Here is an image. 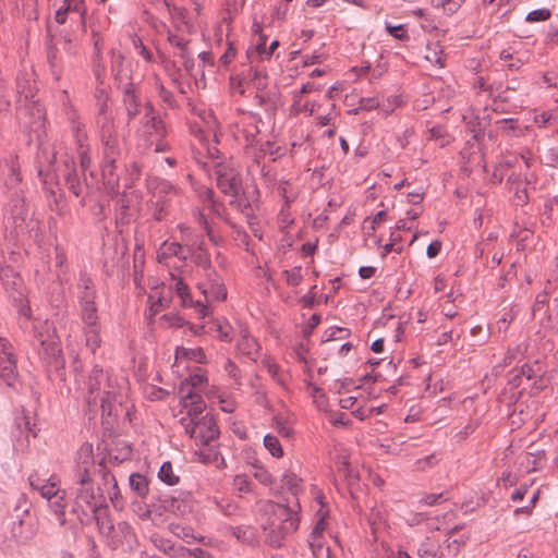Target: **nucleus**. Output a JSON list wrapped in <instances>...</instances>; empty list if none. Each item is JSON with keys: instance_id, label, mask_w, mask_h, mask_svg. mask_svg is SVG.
I'll return each mask as SVG.
<instances>
[{"instance_id": "nucleus-1", "label": "nucleus", "mask_w": 558, "mask_h": 558, "mask_svg": "<svg viewBox=\"0 0 558 558\" xmlns=\"http://www.w3.org/2000/svg\"><path fill=\"white\" fill-rule=\"evenodd\" d=\"M205 408L202 398L184 395V409L180 413L185 415L180 418V422L196 445H207L218 435L215 418L208 413L203 415Z\"/></svg>"}, {"instance_id": "nucleus-2", "label": "nucleus", "mask_w": 558, "mask_h": 558, "mask_svg": "<svg viewBox=\"0 0 558 558\" xmlns=\"http://www.w3.org/2000/svg\"><path fill=\"white\" fill-rule=\"evenodd\" d=\"M270 507L274 519L269 525L267 542L272 546L279 547L288 534L296 531L299 517L295 511L284 505L276 504Z\"/></svg>"}, {"instance_id": "nucleus-3", "label": "nucleus", "mask_w": 558, "mask_h": 558, "mask_svg": "<svg viewBox=\"0 0 558 558\" xmlns=\"http://www.w3.org/2000/svg\"><path fill=\"white\" fill-rule=\"evenodd\" d=\"M215 173L217 186L226 195L235 197L242 190V181L239 171L229 163H218Z\"/></svg>"}, {"instance_id": "nucleus-4", "label": "nucleus", "mask_w": 558, "mask_h": 558, "mask_svg": "<svg viewBox=\"0 0 558 558\" xmlns=\"http://www.w3.org/2000/svg\"><path fill=\"white\" fill-rule=\"evenodd\" d=\"M80 488L76 490V506L87 507L94 511L102 500V494L99 487H96L90 478V475L76 476Z\"/></svg>"}, {"instance_id": "nucleus-5", "label": "nucleus", "mask_w": 558, "mask_h": 558, "mask_svg": "<svg viewBox=\"0 0 558 558\" xmlns=\"http://www.w3.org/2000/svg\"><path fill=\"white\" fill-rule=\"evenodd\" d=\"M41 328L45 329L46 333L41 330L37 332V338L41 347L40 354L48 362H57L61 357L62 350L56 329L47 322L41 326Z\"/></svg>"}, {"instance_id": "nucleus-6", "label": "nucleus", "mask_w": 558, "mask_h": 558, "mask_svg": "<svg viewBox=\"0 0 558 558\" xmlns=\"http://www.w3.org/2000/svg\"><path fill=\"white\" fill-rule=\"evenodd\" d=\"M84 290L80 294L81 318L85 326L98 324L97 306L95 303V290L89 279L82 280Z\"/></svg>"}, {"instance_id": "nucleus-7", "label": "nucleus", "mask_w": 558, "mask_h": 558, "mask_svg": "<svg viewBox=\"0 0 558 558\" xmlns=\"http://www.w3.org/2000/svg\"><path fill=\"white\" fill-rule=\"evenodd\" d=\"M0 377L10 387L17 380L16 361L10 343L0 337Z\"/></svg>"}, {"instance_id": "nucleus-8", "label": "nucleus", "mask_w": 558, "mask_h": 558, "mask_svg": "<svg viewBox=\"0 0 558 558\" xmlns=\"http://www.w3.org/2000/svg\"><path fill=\"white\" fill-rule=\"evenodd\" d=\"M204 387H208V379L205 371L197 368L196 372L190 375L184 381L181 383L179 388L180 404L184 409V395H191L192 397L202 398L199 392Z\"/></svg>"}, {"instance_id": "nucleus-9", "label": "nucleus", "mask_w": 558, "mask_h": 558, "mask_svg": "<svg viewBox=\"0 0 558 558\" xmlns=\"http://www.w3.org/2000/svg\"><path fill=\"white\" fill-rule=\"evenodd\" d=\"M197 288L207 303L223 301L227 298V290L216 274H207L206 280L198 282Z\"/></svg>"}, {"instance_id": "nucleus-10", "label": "nucleus", "mask_w": 558, "mask_h": 558, "mask_svg": "<svg viewBox=\"0 0 558 558\" xmlns=\"http://www.w3.org/2000/svg\"><path fill=\"white\" fill-rule=\"evenodd\" d=\"M111 542L116 548L123 550L132 549L136 544L135 534L126 522H120L117 526H111Z\"/></svg>"}, {"instance_id": "nucleus-11", "label": "nucleus", "mask_w": 558, "mask_h": 558, "mask_svg": "<svg viewBox=\"0 0 558 558\" xmlns=\"http://www.w3.org/2000/svg\"><path fill=\"white\" fill-rule=\"evenodd\" d=\"M29 485L46 500L51 499L62 490L60 480L56 475H51L46 481L32 475L29 476Z\"/></svg>"}, {"instance_id": "nucleus-12", "label": "nucleus", "mask_w": 558, "mask_h": 558, "mask_svg": "<svg viewBox=\"0 0 558 558\" xmlns=\"http://www.w3.org/2000/svg\"><path fill=\"white\" fill-rule=\"evenodd\" d=\"M94 468L93 446L90 444H83L76 454V476L90 475Z\"/></svg>"}, {"instance_id": "nucleus-13", "label": "nucleus", "mask_w": 558, "mask_h": 558, "mask_svg": "<svg viewBox=\"0 0 558 558\" xmlns=\"http://www.w3.org/2000/svg\"><path fill=\"white\" fill-rule=\"evenodd\" d=\"M361 391L356 390V395L347 396L343 395L339 399L340 407L347 410H353L352 413L360 420H364L375 412V409H364L361 404Z\"/></svg>"}, {"instance_id": "nucleus-14", "label": "nucleus", "mask_w": 558, "mask_h": 558, "mask_svg": "<svg viewBox=\"0 0 558 558\" xmlns=\"http://www.w3.org/2000/svg\"><path fill=\"white\" fill-rule=\"evenodd\" d=\"M173 288H174L178 296L181 299L183 306L195 307V310L201 318H204L208 315L207 305H205L204 303H202L199 301L193 302V300L190 295L187 286L181 279L175 281Z\"/></svg>"}, {"instance_id": "nucleus-15", "label": "nucleus", "mask_w": 558, "mask_h": 558, "mask_svg": "<svg viewBox=\"0 0 558 558\" xmlns=\"http://www.w3.org/2000/svg\"><path fill=\"white\" fill-rule=\"evenodd\" d=\"M166 292V288L163 284L161 287H156L154 291L149 294V310L148 317L151 319L156 316L162 308L169 305L170 303V293Z\"/></svg>"}, {"instance_id": "nucleus-16", "label": "nucleus", "mask_w": 558, "mask_h": 558, "mask_svg": "<svg viewBox=\"0 0 558 558\" xmlns=\"http://www.w3.org/2000/svg\"><path fill=\"white\" fill-rule=\"evenodd\" d=\"M187 361L205 363L206 356H205L204 351L201 348H195V349H187L184 347L178 348L175 351L174 364H173V367L177 368L175 372L179 373L180 366Z\"/></svg>"}, {"instance_id": "nucleus-17", "label": "nucleus", "mask_w": 558, "mask_h": 558, "mask_svg": "<svg viewBox=\"0 0 558 558\" xmlns=\"http://www.w3.org/2000/svg\"><path fill=\"white\" fill-rule=\"evenodd\" d=\"M520 465L525 472H535L543 468L545 464V452L536 450L534 452H525L520 456Z\"/></svg>"}, {"instance_id": "nucleus-18", "label": "nucleus", "mask_w": 558, "mask_h": 558, "mask_svg": "<svg viewBox=\"0 0 558 558\" xmlns=\"http://www.w3.org/2000/svg\"><path fill=\"white\" fill-rule=\"evenodd\" d=\"M47 501H48L50 510L56 514L60 524H64L65 509L68 507L65 490L64 489L61 490L59 494H57L54 497H52L51 499H49Z\"/></svg>"}, {"instance_id": "nucleus-19", "label": "nucleus", "mask_w": 558, "mask_h": 558, "mask_svg": "<svg viewBox=\"0 0 558 558\" xmlns=\"http://www.w3.org/2000/svg\"><path fill=\"white\" fill-rule=\"evenodd\" d=\"M163 550L174 558H208L207 553L201 548L187 549L181 546L169 545Z\"/></svg>"}, {"instance_id": "nucleus-20", "label": "nucleus", "mask_w": 558, "mask_h": 558, "mask_svg": "<svg viewBox=\"0 0 558 558\" xmlns=\"http://www.w3.org/2000/svg\"><path fill=\"white\" fill-rule=\"evenodd\" d=\"M236 347L242 354L248 356L252 360H255L258 355L259 345L256 340L247 333H243L241 336Z\"/></svg>"}, {"instance_id": "nucleus-21", "label": "nucleus", "mask_w": 558, "mask_h": 558, "mask_svg": "<svg viewBox=\"0 0 558 558\" xmlns=\"http://www.w3.org/2000/svg\"><path fill=\"white\" fill-rule=\"evenodd\" d=\"M319 107L320 106L316 105V102H311L307 99H304V96L301 97V95H294L291 112L294 114L304 113L306 116H312Z\"/></svg>"}, {"instance_id": "nucleus-22", "label": "nucleus", "mask_w": 558, "mask_h": 558, "mask_svg": "<svg viewBox=\"0 0 558 558\" xmlns=\"http://www.w3.org/2000/svg\"><path fill=\"white\" fill-rule=\"evenodd\" d=\"M144 119V128L146 133H148L149 135L156 134L157 136L163 135L165 128L162 121L159 120L150 109L146 108V114Z\"/></svg>"}, {"instance_id": "nucleus-23", "label": "nucleus", "mask_w": 558, "mask_h": 558, "mask_svg": "<svg viewBox=\"0 0 558 558\" xmlns=\"http://www.w3.org/2000/svg\"><path fill=\"white\" fill-rule=\"evenodd\" d=\"M425 59L430 64L442 68L445 65V58L441 46L437 43L428 44L425 49Z\"/></svg>"}, {"instance_id": "nucleus-24", "label": "nucleus", "mask_w": 558, "mask_h": 558, "mask_svg": "<svg viewBox=\"0 0 558 558\" xmlns=\"http://www.w3.org/2000/svg\"><path fill=\"white\" fill-rule=\"evenodd\" d=\"M466 0H432V7L446 15L454 14Z\"/></svg>"}, {"instance_id": "nucleus-25", "label": "nucleus", "mask_w": 558, "mask_h": 558, "mask_svg": "<svg viewBox=\"0 0 558 558\" xmlns=\"http://www.w3.org/2000/svg\"><path fill=\"white\" fill-rule=\"evenodd\" d=\"M84 333L86 338V345L94 352L101 344L100 338V325L99 323L95 326H84Z\"/></svg>"}, {"instance_id": "nucleus-26", "label": "nucleus", "mask_w": 558, "mask_h": 558, "mask_svg": "<svg viewBox=\"0 0 558 558\" xmlns=\"http://www.w3.org/2000/svg\"><path fill=\"white\" fill-rule=\"evenodd\" d=\"M282 487L291 492L292 495L298 496L303 489V482L295 474L287 473L282 478Z\"/></svg>"}, {"instance_id": "nucleus-27", "label": "nucleus", "mask_w": 558, "mask_h": 558, "mask_svg": "<svg viewBox=\"0 0 558 558\" xmlns=\"http://www.w3.org/2000/svg\"><path fill=\"white\" fill-rule=\"evenodd\" d=\"M279 194L286 201L287 204L294 202L298 198V189L289 181H280L277 187Z\"/></svg>"}, {"instance_id": "nucleus-28", "label": "nucleus", "mask_w": 558, "mask_h": 558, "mask_svg": "<svg viewBox=\"0 0 558 558\" xmlns=\"http://www.w3.org/2000/svg\"><path fill=\"white\" fill-rule=\"evenodd\" d=\"M169 530L173 535L186 543H191L195 539L194 531L190 526H185L179 523H171L169 525Z\"/></svg>"}, {"instance_id": "nucleus-29", "label": "nucleus", "mask_w": 558, "mask_h": 558, "mask_svg": "<svg viewBox=\"0 0 558 558\" xmlns=\"http://www.w3.org/2000/svg\"><path fill=\"white\" fill-rule=\"evenodd\" d=\"M112 71L121 82L130 80L129 71L124 68V58L120 53L112 54Z\"/></svg>"}, {"instance_id": "nucleus-30", "label": "nucleus", "mask_w": 558, "mask_h": 558, "mask_svg": "<svg viewBox=\"0 0 558 558\" xmlns=\"http://www.w3.org/2000/svg\"><path fill=\"white\" fill-rule=\"evenodd\" d=\"M182 252L181 244L177 242H165L158 252L159 262L167 259L170 256H178Z\"/></svg>"}, {"instance_id": "nucleus-31", "label": "nucleus", "mask_w": 558, "mask_h": 558, "mask_svg": "<svg viewBox=\"0 0 558 558\" xmlns=\"http://www.w3.org/2000/svg\"><path fill=\"white\" fill-rule=\"evenodd\" d=\"M264 446L269 451V453L275 458L283 457V449L279 439L274 435H266L264 437Z\"/></svg>"}, {"instance_id": "nucleus-32", "label": "nucleus", "mask_w": 558, "mask_h": 558, "mask_svg": "<svg viewBox=\"0 0 558 558\" xmlns=\"http://www.w3.org/2000/svg\"><path fill=\"white\" fill-rule=\"evenodd\" d=\"M233 488L240 495L250 494L252 492V482L245 474H238L233 478Z\"/></svg>"}, {"instance_id": "nucleus-33", "label": "nucleus", "mask_w": 558, "mask_h": 558, "mask_svg": "<svg viewBox=\"0 0 558 558\" xmlns=\"http://www.w3.org/2000/svg\"><path fill=\"white\" fill-rule=\"evenodd\" d=\"M113 147H114V141L107 140L106 142V162L102 167V174L106 175H112L113 174Z\"/></svg>"}, {"instance_id": "nucleus-34", "label": "nucleus", "mask_w": 558, "mask_h": 558, "mask_svg": "<svg viewBox=\"0 0 558 558\" xmlns=\"http://www.w3.org/2000/svg\"><path fill=\"white\" fill-rule=\"evenodd\" d=\"M130 486L140 496H144L148 490L146 477L138 473L130 476Z\"/></svg>"}, {"instance_id": "nucleus-35", "label": "nucleus", "mask_w": 558, "mask_h": 558, "mask_svg": "<svg viewBox=\"0 0 558 558\" xmlns=\"http://www.w3.org/2000/svg\"><path fill=\"white\" fill-rule=\"evenodd\" d=\"M158 476L163 483L168 485H174L179 481V477L174 474L170 462H165L161 465Z\"/></svg>"}, {"instance_id": "nucleus-36", "label": "nucleus", "mask_w": 558, "mask_h": 558, "mask_svg": "<svg viewBox=\"0 0 558 558\" xmlns=\"http://www.w3.org/2000/svg\"><path fill=\"white\" fill-rule=\"evenodd\" d=\"M420 558H438L437 546L429 539L423 542L418 548Z\"/></svg>"}, {"instance_id": "nucleus-37", "label": "nucleus", "mask_w": 558, "mask_h": 558, "mask_svg": "<svg viewBox=\"0 0 558 558\" xmlns=\"http://www.w3.org/2000/svg\"><path fill=\"white\" fill-rule=\"evenodd\" d=\"M104 374H102V369L98 368V367H95L93 371H92V374L89 376V380H88V393H89V398L93 397L94 392L99 389V385H100V380L102 378Z\"/></svg>"}, {"instance_id": "nucleus-38", "label": "nucleus", "mask_w": 558, "mask_h": 558, "mask_svg": "<svg viewBox=\"0 0 558 558\" xmlns=\"http://www.w3.org/2000/svg\"><path fill=\"white\" fill-rule=\"evenodd\" d=\"M286 282L291 287H296L301 283L303 276L300 267H294L290 270H284Z\"/></svg>"}, {"instance_id": "nucleus-39", "label": "nucleus", "mask_w": 558, "mask_h": 558, "mask_svg": "<svg viewBox=\"0 0 558 558\" xmlns=\"http://www.w3.org/2000/svg\"><path fill=\"white\" fill-rule=\"evenodd\" d=\"M550 15H551L550 11L546 8H543V9H537V10L531 11L526 15L525 20L529 23L544 22V21H547L550 17Z\"/></svg>"}, {"instance_id": "nucleus-40", "label": "nucleus", "mask_w": 558, "mask_h": 558, "mask_svg": "<svg viewBox=\"0 0 558 558\" xmlns=\"http://www.w3.org/2000/svg\"><path fill=\"white\" fill-rule=\"evenodd\" d=\"M326 527H327V521H323V519H318L315 522V525H314V527L312 530V533L310 535V541H308L311 547L315 546V539L317 537H322L323 536V533L326 530Z\"/></svg>"}, {"instance_id": "nucleus-41", "label": "nucleus", "mask_w": 558, "mask_h": 558, "mask_svg": "<svg viewBox=\"0 0 558 558\" xmlns=\"http://www.w3.org/2000/svg\"><path fill=\"white\" fill-rule=\"evenodd\" d=\"M387 32L399 40H405L409 38L408 31L404 25L392 26L391 24H386Z\"/></svg>"}, {"instance_id": "nucleus-42", "label": "nucleus", "mask_w": 558, "mask_h": 558, "mask_svg": "<svg viewBox=\"0 0 558 558\" xmlns=\"http://www.w3.org/2000/svg\"><path fill=\"white\" fill-rule=\"evenodd\" d=\"M253 475L260 484L265 486H271L274 484L271 474L264 468H256Z\"/></svg>"}, {"instance_id": "nucleus-43", "label": "nucleus", "mask_w": 558, "mask_h": 558, "mask_svg": "<svg viewBox=\"0 0 558 558\" xmlns=\"http://www.w3.org/2000/svg\"><path fill=\"white\" fill-rule=\"evenodd\" d=\"M171 192H175L174 187L171 183H169L167 181H158V182H156V185L154 186L155 195H158L160 197L168 195Z\"/></svg>"}, {"instance_id": "nucleus-44", "label": "nucleus", "mask_w": 558, "mask_h": 558, "mask_svg": "<svg viewBox=\"0 0 558 558\" xmlns=\"http://www.w3.org/2000/svg\"><path fill=\"white\" fill-rule=\"evenodd\" d=\"M216 332L218 337L223 341H230V332H231V326L228 323H216Z\"/></svg>"}, {"instance_id": "nucleus-45", "label": "nucleus", "mask_w": 558, "mask_h": 558, "mask_svg": "<svg viewBox=\"0 0 558 558\" xmlns=\"http://www.w3.org/2000/svg\"><path fill=\"white\" fill-rule=\"evenodd\" d=\"M225 371L228 375L235 381V384L240 385V369L239 367L231 361L227 360L225 363Z\"/></svg>"}, {"instance_id": "nucleus-46", "label": "nucleus", "mask_w": 558, "mask_h": 558, "mask_svg": "<svg viewBox=\"0 0 558 558\" xmlns=\"http://www.w3.org/2000/svg\"><path fill=\"white\" fill-rule=\"evenodd\" d=\"M538 497H539V490H535L533 494H532V497H531V501H530V506H526V507H522V508H517L514 513L515 514H519V513H525V514H531L532 512V509L534 508L536 501L538 500Z\"/></svg>"}, {"instance_id": "nucleus-47", "label": "nucleus", "mask_w": 558, "mask_h": 558, "mask_svg": "<svg viewBox=\"0 0 558 558\" xmlns=\"http://www.w3.org/2000/svg\"><path fill=\"white\" fill-rule=\"evenodd\" d=\"M316 501L319 504V509L316 511V514H315L316 521L318 519H323V521H327L329 510L326 507V505L323 502V496L318 495L316 497Z\"/></svg>"}, {"instance_id": "nucleus-48", "label": "nucleus", "mask_w": 558, "mask_h": 558, "mask_svg": "<svg viewBox=\"0 0 558 558\" xmlns=\"http://www.w3.org/2000/svg\"><path fill=\"white\" fill-rule=\"evenodd\" d=\"M444 494H428L422 500L421 504L424 506H434L444 500Z\"/></svg>"}, {"instance_id": "nucleus-49", "label": "nucleus", "mask_w": 558, "mask_h": 558, "mask_svg": "<svg viewBox=\"0 0 558 558\" xmlns=\"http://www.w3.org/2000/svg\"><path fill=\"white\" fill-rule=\"evenodd\" d=\"M335 105L331 104L330 110L326 114L319 116L317 118L318 124L322 126L329 124V122L335 118Z\"/></svg>"}, {"instance_id": "nucleus-50", "label": "nucleus", "mask_w": 558, "mask_h": 558, "mask_svg": "<svg viewBox=\"0 0 558 558\" xmlns=\"http://www.w3.org/2000/svg\"><path fill=\"white\" fill-rule=\"evenodd\" d=\"M379 107V101L377 98H363L361 99L360 108L364 110H373Z\"/></svg>"}, {"instance_id": "nucleus-51", "label": "nucleus", "mask_w": 558, "mask_h": 558, "mask_svg": "<svg viewBox=\"0 0 558 558\" xmlns=\"http://www.w3.org/2000/svg\"><path fill=\"white\" fill-rule=\"evenodd\" d=\"M441 250V242L440 241H434L427 246L426 254L429 258L436 257Z\"/></svg>"}, {"instance_id": "nucleus-52", "label": "nucleus", "mask_w": 558, "mask_h": 558, "mask_svg": "<svg viewBox=\"0 0 558 558\" xmlns=\"http://www.w3.org/2000/svg\"><path fill=\"white\" fill-rule=\"evenodd\" d=\"M147 396L150 400H162L167 396V392L160 388L151 387L147 391Z\"/></svg>"}, {"instance_id": "nucleus-53", "label": "nucleus", "mask_w": 558, "mask_h": 558, "mask_svg": "<svg viewBox=\"0 0 558 558\" xmlns=\"http://www.w3.org/2000/svg\"><path fill=\"white\" fill-rule=\"evenodd\" d=\"M218 391L219 390H218V388L216 386L208 384V387H204L201 392L204 393L207 398H218V399H220V396H219Z\"/></svg>"}, {"instance_id": "nucleus-54", "label": "nucleus", "mask_w": 558, "mask_h": 558, "mask_svg": "<svg viewBox=\"0 0 558 558\" xmlns=\"http://www.w3.org/2000/svg\"><path fill=\"white\" fill-rule=\"evenodd\" d=\"M264 365L267 368V371L271 374L272 377H276L279 371V366L275 361L267 359L264 361Z\"/></svg>"}, {"instance_id": "nucleus-55", "label": "nucleus", "mask_w": 558, "mask_h": 558, "mask_svg": "<svg viewBox=\"0 0 558 558\" xmlns=\"http://www.w3.org/2000/svg\"><path fill=\"white\" fill-rule=\"evenodd\" d=\"M203 198H204V202H207L209 204V206L211 207V209L215 213H218V209L216 208V205H215V202H214V192L211 190L206 189L205 193L203 195Z\"/></svg>"}, {"instance_id": "nucleus-56", "label": "nucleus", "mask_w": 558, "mask_h": 558, "mask_svg": "<svg viewBox=\"0 0 558 558\" xmlns=\"http://www.w3.org/2000/svg\"><path fill=\"white\" fill-rule=\"evenodd\" d=\"M235 57V49L230 45L228 50L221 57V62L227 65L231 62V60Z\"/></svg>"}, {"instance_id": "nucleus-57", "label": "nucleus", "mask_w": 558, "mask_h": 558, "mask_svg": "<svg viewBox=\"0 0 558 558\" xmlns=\"http://www.w3.org/2000/svg\"><path fill=\"white\" fill-rule=\"evenodd\" d=\"M317 89V86L314 83H306L302 86V88L295 93L294 95H301V97L305 96L306 94H310Z\"/></svg>"}, {"instance_id": "nucleus-58", "label": "nucleus", "mask_w": 558, "mask_h": 558, "mask_svg": "<svg viewBox=\"0 0 558 558\" xmlns=\"http://www.w3.org/2000/svg\"><path fill=\"white\" fill-rule=\"evenodd\" d=\"M375 271L376 269L374 267L365 266L361 267L359 272L363 279H369L375 275Z\"/></svg>"}, {"instance_id": "nucleus-59", "label": "nucleus", "mask_w": 558, "mask_h": 558, "mask_svg": "<svg viewBox=\"0 0 558 558\" xmlns=\"http://www.w3.org/2000/svg\"><path fill=\"white\" fill-rule=\"evenodd\" d=\"M387 213L385 210L378 211L373 218V230L376 229V226L386 221Z\"/></svg>"}, {"instance_id": "nucleus-60", "label": "nucleus", "mask_w": 558, "mask_h": 558, "mask_svg": "<svg viewBox=\"0 0 558 558\" xmlns=\"http://www.w3.org/2000/svg\"><path fill=\"white\" fill-rule=\"evenodd\" d=\"M114 396L111 393V392H107V398H101V408H102V411H108V413H110L111 411V399L113 398Z\"/></svg>"}, {"instance_id": "nucleus-61", "label": "nucleus", "mask_w": 558, "mask_h": 558, "mask_svg": "<svg viewBox=\"0 0 558 558\" xmlns=\"http://www.w3.org/2000/svg\"><path fill=\"white\" fill-rule=\"evenodd\" d=\"M138 48V53L146 60V61H151L153 59V56H151V52L143 45V44H140L138 46H136Z\"/></svg>"}, {"instance_id": "nucleus-62", "label": "nucleus", "mask_w": 558, "mask_h": 558, "mask_svg": "<svg viewBox=\"0 0 558 558\" xmlns=\"http://www.w3.org/2000/svg\"><path fill=\"white\" fill-rule=\"evenodd\" d=\"M219 403H220V408L222 411L227 412V413H231L233 412L234 410V404L230 401H227V400H223V399H219Z\"/></svg>"}, {"instance_id": "nucleus-63", "label": "nucleus", "mask_w": 558, "mask_h": 558, "mask_svg": "<svg viewBox=\"0 0 558 558\" xmlns=\"http://www.w3.org/2000/svg\"><path fill=\"white\" fill-rule=\"evenodd\" d=\"M162 319L169 324V326H181V318L178 316L163 315Z\"/></svg>"}, {"instance_id": "nucleus-64", "label": "nucleus", "mask_w": 558, "mask_h": 558, "mask_svg": "<svg viewBox=\"0 0 558 558\" xmlns=\"http://www.w3.org/2000/svg\"><path fill=\"white\" fill-rule=\"evenodd\" d=\"M322 59H323V54L322 53L314 52L312 56L306 58L305 64L320 63Z\"/></svg>"}]
</instances>
